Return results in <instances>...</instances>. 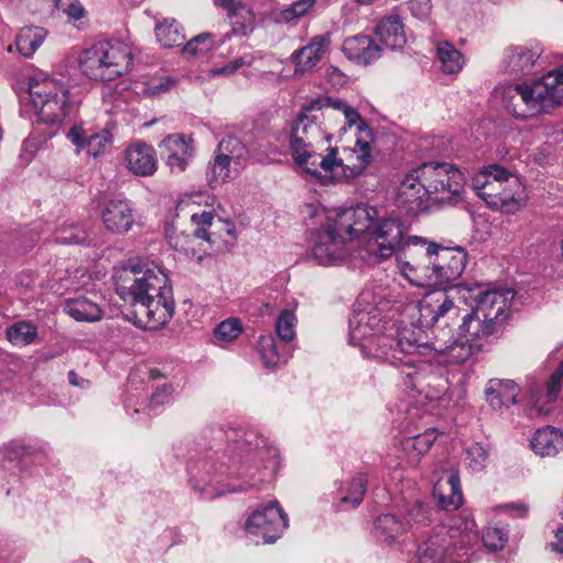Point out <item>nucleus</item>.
<instances>
[{
    "mask_svg": "<svg viewBox=\"0 0 563 563\" xmlns=\"http://www.w3.org/2000/svg\"><path fill=\"white\" fill-rule=\"evenodd\" d=\"M132 62L131 48L125 43L101 41L82 52L80 69L92 80L111 81L125 75Z\"/></svg>",
    "mask_w": 563,
    "mask_h": 563,
    "instance_id": "7",
    "label": "nucleus"
},
{
    "mask_svg": "<svg viewBox=\"0 0 563 563\" xmlns=\"http://www.w3.org/2000/svg\"><path fill=\"white\" fill-rule=\"evenodd\" d=\"M174 81L170 78H163L158 86H153L151 89L154 93L167 91Z\"/></svg>",
    "mask_w": 563,
    "mask_h": 563,
    "instance_id": "61",
    "label": "nucleus"
},
{
    "mask_svg": "<svg viewBox=\"0 0 563 563\" xmlns=\"http://www.w3.org/2000/svg\"><path fill=\"white\" fill-rule=\"evenodd\" d=\"M379 219V211L368 203H358L338 213L332 223L345 236L358 238L371 233L375 222Z\"/></svg>",
    "mask_w": 563,
    "mask_h": 563,
    "instance_id": "18",
    "label": "nucleus"
},
{
    "mask_svg": "<svg viewBox=\"0 0 563 563\" xmlns=\"http://www.w3.org/2000/svg\"><path fill=\"white\" fill-rule=\"evenodd\" d=\"M245 437L246 438L243 440V442H241V441L238 442L239 449L244 450V451H252L253 448L258 449L260 439L255 434L249 433V434H245ZM261 442L264 443V440H261Z\"/></svg>",
    "mask_w": 563,
    "mask_h": 563,
    "instance_id": "60",
    "label": "nucleus"
},
{
    "mask_svg": "<svg viewBox=\"0 0 563 563\" xmlns=\"http://www.w3.org/2000/svg\"><path fill=\"white\" fill-rule=\"evenodd\" d=\"M114 280L117 294L133 307L139 327L157 330L173 318V289L159 266L129 263L117 271Z\"/></svg>",
    "mask_w": 563,
    "mask_h": 563,
    "instance_id": "2",
    "label": "nucleus"
},
{
    "mask_svg": "<svg viewBox=\"0 0 563 563\" xmlns=\"http://www.w3.org/2000/svg\"><path fill=\"white\" fill-rule=\"evenodd\" d=\"M128 168L137 176H151L157 169L155 151L145 143H136L125 151Z\"/></svg>",
    "mask_w": 563,
    "mask_h": 563,
    "instance_id": "26",
    "label": "nucleus"
},
{
    "mask_svg": "<svg viewBox=\"0 0 563 563\" xmlns=\"http://www.w3.org/2000/svg\"><path fill=\"white\" fill-rule=\"evenodd\" d=\"M346 238L332 222L317 233L311 249L312 257L320 265L329 266L341 262L346 255Z\"/></svg>",
    "mask_w": 563,
    "mask_h": 563,
    "instance_id": "17",
    "label": "nucleus"
},
{
    "mask_svg": "<svg viewBox=\"0 0 563 563\" xmlns=\"http://www.w3.org/2000/svg\"><path fill=\"white\" fill-rule=\"evenodd\" d=\"M563 102V65L532 85L512 84L503 90V103L514 117L526 119Z\"/></svg>",
    "mask_w": 563,
    "mask_h": 563,
    "instance_id": "4",
    "label": "nucleus"
},
{
    "mask_svg": "<svg viewBox=\"0 0 563 563\" xmlns=\"http://www.w3.org/2000/svg\"><path fill=\"white\" fill-rule=\"evenodd\" d=\"M111 133L108 130L90 134L87 140V152L92 156H97L111 142Z\"/></svg>",
    "mask_w": 563,
    "mask_h": 563,
    "instance_id": "52",
    "label": "nucleus"
},
{
    "mask_svg": "<svg viewBox=\"0 0 563 563\" xmlns=\"http://www.w3.org/2000/svg\"><path fill=\"white\" fill-rule=\"evenodd\" d=\"M433 497L438 506L446 511L456 510L463 504L459 473L451 470L448 476L438 478L433 486Z\"/></svg>",
    "mask_w": 563,
    "mask_h": 563,
    "instance_id": "22",
    "label": "nucleus"
},
{
    "mask_svg": "<svg viewBox=\"0 0 563 563\" xmlns=\"http://www.w3.org/2000/svg\"><path fill=\"white\" fill-rule=\"evenodd\" d=\"M367 489V477L365 474L360 473L354 476L347 489V494L341 497V503H351L353 507H357Z\"/></svg>",
    "mask_w": 563,
    "mask_h": 563,
    "instance_id": "44",
    "label": "nucleus"
},
{
    "mask_svg": "<svg viewBox=\"0 0 563 563\" xmlns=\"http://www.w3.org/2000/svg\"><path fill=\"white\" fill-rule=\"evenodd\" d=\"M431 201H433L432 197L413 174L411 172L407 174L397 189V207L409 214H418L426 211Z\"/></svg>",
    "mask_w": 563,
    "mask_h": 563,
    "instance_id": "19",
    "label": "nucleus"
},
{
    "mask_svg": "<svg viewBox=\"0 0 563 563\" xmlns=\"http://www.w3.org/2000/svg\"><path fill=\"white\" fill-rule=\"evenodd\" d=\"M327 102L316 98L301 106L291 124L289 150L295 164L306 173L320 177L324 172L341 179L342 158L338 157V148L328 145L321 150L319 146L331 136L323 134L319 117L313 112L327 109Z\"/></svg>",
    "mask_w": 563,
    "mask_h": 563,
    "instance_id": "3",
    "label": "nucleus"
},
{
    "mask_svg": "<svg viewBox=\"0 0 563 563\" xmlns=\"http://www.w3.org/2000/svg\"><path fill=\"white\" fill-rule=\"evenodd\" d=\"M46 31L40 26L23 27L15 38L18 52L24 57H31L42 45Z\"/></svg>",
    "mask_w": 563,
    "mask_h": 563,
    "instance_id": "33",
    "label": "nucleus"
},
{
    "mask_svg": "<svg viewBox=\"0 0 563 563\" xmlns=\"http://www.w3.org/2000/svg\"><path fill=\"white\" fill-rule=\"evenodd\" d=\"M68 139L73 144H75L78 147L87 146V140L89 135H87L86 131L80 125H74L68 134Z\"/></svg>",
    "mask_w": 563,
    "mask_h": 563,
    "instance_id": "58",
    "label": "nucleus"
},
{
    "mask_svg": "<svg viewBox=\"0 0 563 563\" xmlns=\"http://www.w3.org/2000/svg\"><path fill=\"white\" fill-rule=\"evenodd\" d=\"M31 448L20 441H11L3 446L4 457L9 462L20 463L22 457L31 454Z\"/></svg>",
    "mask_w": 563,
    "mask_h": 563,
    "instance_id": "53",
    "label": "nucleus"
},
{
    "mask_svg": "<svg viewBox=\"0 0 563 563\" xmlns=\"http://www.w3.org/2000/svg\"><path fill=\"white\" fill-rule=\"evenodd\" d=\"M30 97L40 121L51 126H59L76 111L68 100V90L54 80H44L30 87Z\"/></svg>",
    "mask_w": 563,
    "mask_h": 563,
    "instance_id": "13",
    "label": "nucleus"
},
{
    "mask_svg": "<svg viewBox=\"0 0 563 563\" xmlns=\"http://www.w3.org/2000/svg\"><path fill=\"white\" fill-rule=\"evenodd\" d=\"M64 311L76 321L96 322L102 319L101 308L86 297L67 299Z\"/></svg>",
    "mask_w": 563,
    "mask_h": 563,
    "instance_id": "32",
    "label": "nucleus"
},
{
    "mask_svg": "<svg viewBox=\"0 0 563 563\" xmlns=\"http://www.w3.org/2000/svg\"><path fill=\"white\" fill-rule=\"evenodd\" d=\"M407 232L408 227L399 218L379 216L369 233L366 251L380 262L398 252L407 256L411 245L423 247L427 244V241L419 236H406Z\"/></svg>",
    "mask_w": 563,
    "mask_h": 563,
    "instance_id": "10",
    "label": "nucleus"
},
{
    "mask_svg": "<svg viewBox=\"0 0 563 563\" xmlns=\"http://www.w3.org/2000/svg\"><path fill=\"white\" fill-rule=\"evenodd\" d=\"M253 58L251 55L241 56L234 60L229 62L225 66L213 69V75H232L244 65H250Z\"/></svg>",
    "mask_w": 563,
    "mask_h": 563,
    "instance_id": "55",
    "label": "nucleus"
},
{
    "mask_svg": "<svg viewBox=\"0 0 563 563\" xmlns=\"http://www.w3.org/2000/svg\"><path fill=\"white\" fill-rule=\"evenodd\" d=\"M437 203L455 205L462 199L464 175L454 165L428 162L411 170Z\"/></svg>",
    "mask_w": 563,
    "mask_h": 563,
    "instance_id": "11",
    "label": "nucleus"
},
{
    "mask_svg": "<svg viewBox=\"0 0 563 563\" xmlns=\"http://www.w3.org/2000/svg\"><path fill=\"white\" fill-rule=\"evenodd\" d=\"M106 228L114 233L128 232L134 222L133 210L128 200H109L102 211Z\"/></svg>",
    "mask_w": 563,
    "mask_h": 563,
    "instance_id": "24",
    "label": "nucleus"
},
{
    "mask_svg": "<svg viewBox=\"0 0 563 563\" xmlns=\"http://www.w3.org/2000/svg\"><path fill=\"white\" fill-rule=\"evenodd\" d=\"M55 241L65 245L85 244L90 241V236L86 229L70 224L56 230Z\"/></svg>",
    "mask_w": 563,
    "mask_h": 563,
    "instance_id": "41",
    "label": "nucleus"
},
{
    "mask_svg": "<svg viewBox=\"0 0 563 563\" xmlns=\"http://www.w3.org/2000/svg\"><path fill=\"white\" fill-rule=\"evenodd\" d=\"M5 335L13 345L24 346L36 340L37 328L31 322L18 321L7 329Z\"/></svg>",
    "mask_w": 563,
    "mask_h": 563,
    "instance_id": "38",
    "label": "nucleus"
},
{
    "mask_svg": "<svg viewBox=\"0 0 563 563\" xmlns=\"http://www.w3.org/2000/svg\"><path fill=\"white\" fill-rule=\"evenodd\" d=\"M555 538L556 542L552 544V549L556 552L563 553V526L558 529Z\"/></svg>",
    "mask_w": 563,
    "mask_h": 563,
    "instance_id": "62",
    "label": "nucleus"
},
{
    "mask_svg": "<svg viewBox=\"0 0 563 563\" xmlns=\"http://www.w3.org/2000/svg\"><path fill=\"white\" fill-rule=\"evenodd\" d=\"M297 318L295 313L288 309L283 310L275 324L278 338L284 342H290L295 338V327Z\"/></svg>",
    "mask_w": 563,
    "mask_h": 563,
    "instance_id": "43",
    "label": "nucleus"
},
{
    "mask_svg": "<svg viewBox=\"0 0 563 563\" xmlns=\"http://www.w3.org/2000/svg\"><path fill=\"white\" fill-rule=\"evenodd\" d=\"M500 329V327L488 321V319L478 316L473 309L462 318V323L459 325V335L470 338L471 342L474 339H484L496 334Z\"/></svg>",
    "mask_w": 563,
    "mask_h": 563,
    "instance_id": "30",
    "label": "nucleus"
},
{
    "mask_svg": "<svg viewBox=\"0 0 563 563\" xmlns=\"http://www.w3.org/2000/svg\"><path fill=\"white\" fill-rule=\"evenodd\" d=\"M173 394L172 385H163L157 388L151 396L150 407L155 408L157 406L164 405L168 401L169 396Z\"/></svg>",
    "mask_w": 563,
    "mask_h": 563,
    "instance_id": "57",
    "label": "nucleus"
},
{
    "mask_svg": "<svg viewBox=\"0 0 563 563\" xmlns=\"http://www.w3.org/2000/svg\"><path fill=\"white\" fill-rule=\"evenodd\" d=\"M373 532L382 542L391 543L407 532V523L404 522L401 515L383 514L375 519Z\"/></svg>",
    "mask_w": 563,
    "mask_h": 563,
    "instance_id": "31",
    "label": "nucleus"
},
{
    "mask_svg": "<svg viewBox=\"0 0 563 563\" xmlns=\"http://www.w3.org/2000/svg\"><path fill=\"white\" fill-rule=\"evenodd\" d=\"M417 261L404 263L405 275L419 287H443L427 292L420 300L419 322L431 327L442 319L457 318L460 308L445 289V285L456 280L465 269L467 255L462 247H444L428 243L416 251Z\"/></svg>",
    "mask_w": 563,
    "mask_h": 563,
    "instance_id": "1",
    "label": "nucleus"
},
{
    "mask_svg": "<svg viewBox=\"0 0 563 563\" xmlns=\"http://www.w3.org/2000/svg\"><path fill=\"white\" fill-rule=\"evenodd\" d=\"M563 377V361L560 363L558 368L552 373L548 385H547V400L548 402H552L556 400L559 394L561 391V384Z\"/></svg>",
    "mask_w": 563,
    "mask_h": 563,
    "instance_id": "54",
    "label": "nucleus"
},
{
    "mask_svg": "<svg viewBox=\"0 0 563 563\" xmlns=\"http://www.w3.org/2000/svg\"><path fill=\"white\" fill-rule=\"evenodd\" d=\"M212 48L209 33H202L191 38L184 47L183 53L189 56L203 55Z\"/></svg>",
    "mask_w": 563,
    "mask_h": 563,
    "instance_id": "49",
    "label": "nucleus"
},
{
    "mask_svg": "<svg viewBox=\"0 0 563 563\" xmlns=\"http://www.w3.org/2000/svg\"><path fill=\"white\" fill-rule=\"evenodd\" d=\"M45 9L60 10L70 20H80L84 16L85 9L79 0H47Z\"/></svg>",
    "mask_w": 563,
    "mask_h": 563,
    "instance_id": "46",
    "label": "nucleus"
},
{
    "mask_svg": "<svg viewBox=\"0 0 563 563\" xmlns=\"http://www.w3.org/2000/svg\"><path fill=\"white\" fill-rule=\"evenodd\" d=\"M343 53L350 60L368 65L380 57L382 47L369 35L357 34L345 38Z\"/></svg>",
    "mask_w": 563,
    "mask_h": 563,
    "instance_id": "23",
    "label": "nucleus"
},
{
    "mask_svg": "<svg viewBox=\"0 0 563 563\" xmlns=\"http://www.w3.org/2000/svg\"><path fill=\"white\" fill-rule=\"evenodd\" d=\"M229 15L234 32L245 35L249 31L253 30L255 15L249 5L238 2L229 11Z\"/></svg>",
    "mask_w": 563,
    "mask_h": 563,
    "instance_id": "39",
    "label": "nucleus"
},
{
    "mask_svg": "<svg viewBox=\"0 0 563 563\" xmlns=\"http://www.w3.org/2000/svg\"><path fill=\"white\" fill-rule=\"evenodd\" d=\"M530 445L541 456H555L563 450V432L550 426L540 428L534 432Z\"/></svg>",
    "mask_w": 563,
    "mask_h": 563,
    "instance_id": "29",
    "label": "nucleus"
},
{
    "mask_svg": "<svg viewBox=\"0 0 563 563\" xmlns=\"http://www.w3.org/2000/svg\"><path fill=\"white\" fill-rule=\"evenodd\" d=\"M409 10L417 19L426 20L429 18L432 10L431 0H410Z\"/></svg>",
    "mask_w": 563,
    "mask_h": 563,
    "instance_id": "56",
    "label": "nucleus"
},
{
    "mask_svg": "<svg viewBox=\"0 0 563 563\" xmlns=\"http://www.w3.org/2000/svg\"><path fill=\"white\" fill-rule=\"evenodd\" d=\"M433 510L423 506L420 501H415L406 507L405 514L401 515L404 522L407 523V531L413 528H422L431 521Z\"/></svg>",
    "mask_w": 563,
    "mask_h": 563,
    "instance_id": "40",
    "label": "nucleus"
},
{
    "mask_svg": "<svg viewBox=\"0 0 563 563\" xmlns=\"http://www.w3.org/2000/svg\"><path fill=\"white\" fill-rule=\"evenodd\" d=\"M461 294L465 301H475L473 308L481 317L488 319L498 327H503L507 316L506 311L515 297V292L509 288H488L482 284H464L451 287Z\"/></svg>",
    "mask_w": 563,
    "mask_h": 563,
    "instance_id": "14",
    "label": "nucleus"
},
{
    "mask_svg": "<svg viewBox=\"0 0 563 563\" xmlns=\"http://www.w3.org/2000/svg\"><path fill=\"white\" fill-rule=\"evenodd\" d=\"M242 332V327L236 319L222 321L214 330V336L220 341H233Z\"/></svg>",
    "mask_w": 563,
    "mask_h": 563,
    "instance_id": "50",
    "label": "nucleus"
},
{
    "mask_svg": "<svg viewBox=\"0 0 563 563\" xmlns=\"http://www.w3.org/2000/svg\"><path fill=\"white\" fill-rule=\"evenodd\" d=\"M466 460H468L470 467L475 472H481L486 467L489 452L481 443H473L466 451Z\"/></svg>",
    "mask_w": 563,
    "mask_h": 563,
    "instance_id": "47",
    "label": "nucleus"
},
{
    "mask_svg": "<svg viewBox=\"0 0 563 563\" xmlns=\"http://www.w3.org/2000/svg\"><path fill=\"white\" fill-rule=\"evenodd\" d=\"M230 163L229 154H218L214 161L209 163L206 172V180L209 187L216 188L232 178Z\"/></svg>",
    "mask_w": 563,
    "mask_h": 563,
    "instance_id": "36",
    "label": "nucleus"
},
{
    "mask_svg": "<svg viewBox=\"0 0 563 563\" xmlns=\"http://www.w3.org/2000/svg\"><path fill=\"white\" fill-rule=\"evenodd\" d=\"M380 321L369 312H358L350 320L349 342L358 345L377 358H382L395 366L401 365L402 353L397 350L394 339L380 335Z\"/></svg>",
    "mask_w": 563,
    "mask_h": 563,
    "instance_id": "12",
    "label": "nucleus"
},
{
    "mask_svg": "<svg viewBox=\"0 0 563 563\" xmlns=\"http://www.w3.org/2000/svg\"><path fill=\"white\" fill-rule=\"evenodd\" d=\"M158 147L172 173H183L194 154L192 140L184 134L166 136Z\"/></svg>",
    "mask_w": 563,
    "mask_h": 563,
    "instance_id": "20",
    "label": "nucleus"
},
{
    "mask_svg": "<svg viewBox=\"0 0 563 563\" xmlns=\"http://www.w3.org/2000/svg\"><path fill=\"white\" fill-rule=\"evenodd\" d=\"M216 4L230 11L238 3L235 0H214Z\"/></svg>",
    "mask_w": 563,
    "mask_h": 563,
    "instance_id": "63",
    "label": "nucleus"
},
{
    "mask_svg": "<svg viewBox=\"0 0 563 563\" xmlns=\"http://www.w3.org/2000/svg\"><path fill=\"white\" fill-rule=\"evenodd\" d=\"M329 43L328 35H317L306 46L294 52L296 71L306 73L313 69L323 57Z\"/></svg>",
    "mask_w": 563,
    "mask_h": 563,
    "instance_id": "27",
    "label": "nucleus"
},
{
    "mask_svg": "<svg viewBox=\"0 0 563 563\" xmlns=\"http://www.w3.org/2000/svg\"><path fill=\"white\" fill-rule=\"evenodd\" d=\"M374 32L379 41L390 49L401 48L407 42L402 21L396 14L382 18L376 23Z\"/></svg>",
    "mask_w": 563,
    "mask_h": 563,
    "instance_id": "28",
    "label": "nucleus"
},
{
    "mask_svg": "<svg viewBox=\"0 0 563 563\" xmlns=\"http://www.w3.org/2000/svg\"><path fill=\"white\" fill-rule=\"evenodd\" d=\"M155 34L159 44L165 48L179 46L185 40L183 27L175 19H164L157 23Z\"/></svg>",
    "mask_w": 563,
    "mask_h": 563,
    "instance_id": "34",
    "label": "nucleus"
},
{
    "mask_svg": "<svg viewBox=\"0 0 563 563\" xmlns=\"http://www.w3.org/2000/svg\"><path fill=\"white\" fill-rule=\"evenodd\" d=\"M518 395L519 387L511 379L492 378L486 384V401L493 409L508 408L516 404Z\"/></svg>",
    "mask_w": 563,
    "mask_h": 563,
    "instance_id": "25",
    "label": "nucleus"
},
{
    "mask_svg": "<svg viewBox=\"0 0 563 563\" xmlns=\"http://www.w3.org/2000/svg\"><path fill=\"white\" fill-rule=\"evenodd\" d=\"M479 346L470 342V338L459 336L449 347L448 351L442 353L445 361L451 364H462L466 362L472 355L478 351Z\"/></svg>",
    "mask_w": 563,
    "mask_h": 563,
    "instance_id": "37",
    "label": "nucleus"
},
{
    "mask_svg": "<svg viewBox=\"0 0 563 563\" xmlns=\"http://www.w3.org/2000/svg\"><path fill=\"white\" fill-rule=\"evenodd\" d=\"M508 540L507 533L498 527H488L483 532V543L492 551L501 550Z\"/></svg>",
    "mask_w": 563,
    "mask_h": 563,
    "instance_id": "48",
    "label": "nucleus"
},
{
    "mask_svg": "<svg viewBox=\"0 0 563 563\" xmlns=\"http://www.w3.org/2000/svg\"><path fill=\"white\" fill-rule=\"evenodd\" d=\"M313 4L314 0H298L290 5L288 13L291 14L292 18H299L306 14Z\"/></svg>",
    "mask_w": 563,
    "mask_h": 563,
    "instance_id": "59",
    "label": "nucleus"
},
{
    "mask_svg": "<svg viewBox=\"0 0 563 563\" xmlns=\"http://www.w3.org/2000/svg\"><path fill=\"white\" fill-rule=\"evenodd\" d=\"M287 526L286 514L277 501H272L251 515L245 523V531L250 536L262 538L264 543H273Z\"/></svg>",
    "mask_w": 563,
    "mask_h": 563,
    "instance_id": "16",
    "label": "nucleus"
},
{
    "mask_svg": "<svg viewBox=\"0 0 563 563\" xmlns=\"http://www.w3.org/2000/svg\"><path fill=\"white\" fill-rule=\"evenodd\" d=\"M433 334L431 342L420 343L418 340H411L402 333L396 342V351L402 353L400 374L404 384L408 388L420 389L430 374V365L416 360V354L426 355L427 351H432L434 354L441 355L457 339L451 331L443 328H438Z\"/></svg>",
    "mask_w": 563,
    "mask_h": 563,
    "instance_id": "8",
    "label": "nucleus"
},
{
    "mask_svg": "<svg viewBox=\"0 0 563 563\" xmlns=\"http://www.w3.org/2000/svg\"><path fill=\"white\" fill-rule=\"evenodd\" d=\"M320 100H327V109L332 108L343 113L349 126L356 125L357 134L355 147L350 151L349 163L342 158V179L352 180L361 176L371 163L372 143L374 133L367 122L360 115L356 109L349 106L341 99L330 97H320Z\"/></svg>",
    "mask_w": 563,
    "mask_h": 563,
    "instance_id": "9",
    "label": "nucleus"
},
{
    "mask_svg": "<svg viewBox=\"0 0 563 563\" xmlns=\"http://www.w3.org/2000/svg\"><path fill=\"white\" fill-rule=\"evenodd\" d=\"M474 188L492 209L515 213L527 201L525 188L519 178L500 165H490L475 179Z\"/></svg>",
    "mask_w": 563,
    "mask_h": 563,
    "instance_id": "6",
    "label": "nucleus"
},
{
    "mask_svg": "<svg viewBox=\"0 0 563 563\" xmlns=\"http://www.w3.org/2000/svg\"><path fill=\"white\" fill-rule=\"evenodd\" d=\"M211 211L191 214V221L196 228L191 232H180L168 235L169 244L176 251L191 255L201 261L212 252L221 250L225 243L223 233L233 235L234 227L230 222H223Z\"/></svg>",
    "mask_w": 563,
    "mask_h": 563,
    "instance_id": "5",
    "label": "nucleus"
},
{
    "mask_svg": "<svg viewBox=\"0 0 563 563\" xmlns=\"http://www.w3.org/2000/svg\"><path fill=\"white\" fill-rule=\"evenodd\" d=\"M435 439L434 430H427L423 433L406 439L402 442V446L406 452L420 456L429 451Z\"/></svg>",
    "mask_w": 563,
    "mask_h": 563,
    "instance_id": "42",
    "label": "nucleus"
},
{
    "mask_svg": "<svg viewBox=\"0 0 563 563\" xmlns=\"http://www.w3.org/2000/svg\"><path fill=\"white\" fill-rule=\"evenodd\" d=\"M257 349L265 367H274L278 364L280 357L275 339L272 335H262Z\"/></svg>",
    "mask_w": 563,
    "mask_h": 563,
    "instance_id": "45",
    "label": "nucleus"
},
{
    "mask_svg": "<svg viewBox=\"0 0 563 563\" xmlns=\"http://www.w3.org/2000/svg\"><path fill=\"white\" fill-rule=\"evenodd\" d=\"M68 379H69V383L71 385H75V386L78 385V383H77V374L74 371H70L68 373Z\"/></svg>",
    "mask_w": 563,
    "mask_h": 563,
    "instance_id": "64",
    "label": "nucleus"
},
{
    "mask_svg": "<svg viewBox=\"0 0 563 563\" xmlns=\"http://www.w3.org/2000/svg\"><path fill=\"white\" fill-rule=\"evenodd\" d=\"M475 536L457 528L437 526L432 534L419 545L417 563H452L460 550L465 549Z\"/></svg>",
    "mask_w": 563,
    "mask_h": 563,
    "instance_id": "15",
    "label": "nucleus"
},
{
    "mask_svg": "<svg viewBox=\"0 0 563 563\" xmlns=\"http://www.w3.org/2000/svg\"><path fill=\"white\" fill-rule=\"evenodd\" d=\"M541 56L539 47L510 46L504 52L503 70L512 76H525L533 71Z\"/></svg>",
    "mask_w": 563,
    "mask_h": 563,
    "instance_id": "21",
    "label": "nucleus"
},
{
    "mask_svg": "<svg viewBox=\"0 0 563 563\" xmlns=\"http://www.w3.org/2000/svg\"><path fill=\"white\" fill-rule=\"evenodd\" d=\"M437 55L444 74L455 75L462 70L464 57L462 53L449 42H443L438 45Z\"/></svg>",
    "mask_w": 563,
    "mask_h": 563,
    "instance_id": "35",
    "label": "nucleus"
},
{
    "mask_svg": "<svg viewBox=\"0 0 563 563\" xmlns=\"http://www.w3.org/2000/svg\"><path fill=\"white\" fill-rule=\"evenodd\" d=\"M219 154H229L232 161H240L244 157L246 150L244 145L234 136H228L221 140L218 146Z\"/></svg>",
    "mask_w": 563,
    "mask_h": 563,
    "instance_id": "51",
    "label": "nucleus"
}]
</instances>
